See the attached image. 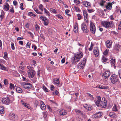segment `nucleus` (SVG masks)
Masks as SVG:
<instances>
[{"mask_svg":"<svg viewBox=\"0 0 121 121\" xmlns=\"http://www.w3.org/2000/svg\"><path fill=\"white\" fill-rule=\"evenodd\" d=\"M83 56L82 53L81 52H77L74 54V56L73 57L72 62L73 65H76L77 63L79 61Z\"/></svg>","mask_w":121,"mask_h":121,"instance_id":"nucleus-1","label":"nucleus"},{"mask_svg":"<svg viewBox=\"0 0 121 121\" xmlns=\"http://www.w3.org/2000/svg\"><path fill=\"white\" fill-rule=\"evenodd\" d=\"M101 24L103 26L107 28H112L114 25L113 21L109 22L107 21H103Z\"/></svg>","mask_w":121,"mask_h":121,"instance_id":"nucleus-2","label":"nucleus"},{"mask_svg":"<svg viewBox=\"0 0 121 121\" xmlns=\"http://www.w3.org/2000/svg\"><path fill=\"white\" fill-rule=\"evenodd\" d=\"M110 79L111 82L113 84H115L118 82V77L117 75L113 74L111 76Z\"/></svg>","mask_w":121,"mask_h":121,"instance_id":"nucleus-3","label":"nucleus"},{"mask_svg":"<svg viewBox=\"0 0 121 121\" xmlns=\"http://www.w3.org/2000/svg\"><path fill=\"white\" fill-rule=\"evenodd\" d=\"M21 85L24 88L27 89H30L32 87V85L29 83L22 82Z\"/></svg>","mask_w":121,"mask_h":121,"instance_id":"nucleus-4","label":"nucleus"},{"mask_svg":"<svg viewBox=\"0 0 121 121\" xmlns=\"http://www.w3.org/2000/svg\"><path fill=\"white\" fill-rule=\"evenodd\" d=\"M110 75V72L108 71H106L103 74L102 76L103 78L106 81Z\"/></svg>","mask_w":121,"mask_h":121,"instance_id":"nucleus-5","label":"nucleus"},{"mask_svg":"<svg viewBox=\"0 0 121 121\" xmlns=\"http://www.w3.org/2000/svg\"><path fill=\"white\" fill-rule=\"evenodd\" d=\"M1 101L2 103L6 105L9 104L10 102V99L8 97L6 98H3L2 99Z\"/></svg>","mask_w":121,"mask_h":121,"instance_id":"nucleus-6","label":"nucleus"},{"mask_svg":"<svg viewBox=\"0 0 121 121\" xmlns=\"http://www.w3.org/2000/svg\"><path fill=\"white\" fill-rule=\"evenodd\" d=\"M81 28L84 33H87L88 32L89 30L87 29V26L85 23L84 22L82 24Z\"/></svg>","mask_w":121,"mask_h":121,"instance_id":"nucleus-7","label":"nucleus"},{"mask_svg":"<svg viewBox=\"0 0 121 121\" xmlns=\"http://www.w3.org/2000/svg\"><path fill=\"white\" fill-rule=\"evenodd\" d=\"M90 30L91 32L93 34H94L95 32L96 29L95 26L92 22L90 23Z\"/></svg>","mask_w":121,"mask_h":121,"instance_id":"nucleus-8","label":"nucleus"},{"mask_svg":"<svg viewBox=\"0 0 121 121\" xmlns=\"http://www.w3.org/2000/svg\"><path fill=\"white\" fill-rule=\"evenodd\" d=\"M100 105L101 107L105 108L106 107L107 103L106 100L105 99V98H104V99L103 98H102Z\"/></svg>","mask_w":121,"mask_h":121,"instance_id":"nucleus-9","label":"nucleus"},{"mask_svg":"<svg viewBox=\"0 0 121 121\" xmlns=\"http://www.w3.org/2000/svg\"><path fill=\"white\" fill-rule=\"evenodd\" d=\"M40 18L42 19L44 22V25L45 26H47L49 23L47 18L43 16H41Z\"/></svg>","mask_w":121,"mask_h":121,"instance_id":"nucleus-10","label":"nucleus"},{"mask_svg":"<svg viewBox=\"0 0 121 121\" xmlns=\"http://www.w3.org/2000/svg\"><path fill=\"white\" fill-rule=\"evenodd\" d=\"M27 73L28 77L31 78L34 77L35 72L34 70H32L31 71H27Z\"/></svg>","mask_w":121,"mask_h":121,"instance_id":"nucleus-11","label":"nucleus"},{"mask_svg":"<svg viewBox=\"0 0 121 121\" xmlns=\"http://www.w3.org/2000/svg\"><path fill=\"white\" fill-rule=\"evenodd\" d=\"M101 97L99 96L97 97L96 99L95 103L98 107H99L101 101Z\"/></svg>","mask_w":121,"mask_h":121,"instance_id":"nucleus-12","label":"nucleus"},{"mask_svg":"<svg viewBox=\"0 0 121 121\" xmlns=\"http://www.w3.org/2000/svg\"><path fill=\"white\" fill-rule=\"evenodd\" d=\"M94 53L95 57H97L99 54V51L97 47L94 48L93 51Z\"/></svg>","mask_w":121,"mask_h":121,"instance_id":"nucleus-13","label":"nucleus"},{"mask_svg":"<svg viewBox=\"0 0 121 121\" xmlns=\"http://www.w3.org/2000/svg\"><path fill=\"white\" fill-rule=\"evenodd\" d=\"M16 116L14 113H10L9 116V117L10 120L13 121L16 120Z\"/></svg>","mask_w":121,"mask_h":121,"instance_id":"nucleus-14","label":"nucleus"},{"mask_svg":"<svg viewBox=\"0 0 121 121\" xmlns=\"http://www.w3.org/2000/svg\"><path fill=\"white\" fill-rule=\"evenodd\" d=\"M66 114V111L64 109L61 110L59 111V115L61 116H63Z\"/></svg>","mask_w":121,"mask_h":121,"instance_id":"nucleus-15","label":"nucleus"},{"mask_svg":"<svg viewBox=\"0 0 121 121\" xmlns=\"http://www.w3.org/2000/svg\"><path fill=\"white\" fill-rule=\"evenodd\" d=\"M85 65L84 63L83 62L81 61L78 64V66L79 69H82L84 68Z\"/></svg>","mask_w":121,"mask_h":121,"instance_id":"nucleus-16","label":"nucleus"},{"mask_svg":"<svg viewBox=\"0 0 121 121\" xmlns=\"http://www.w3.org/2000/svg\"><path fill=\"white\" fill-rule=\"evenodd\" d=\"M53 83L56 86L59 85V81L58 78H56L54 79L53 80Z\"/></svg>","mask_w":121,"mask_h":121,"instance_id":"nucleus-17","label":"nucleus"},{"mask_svg":"<svg viewBox=\"0 0 121 121\" xmlns=\"http://www.w3.org/2000/svg\"><path fill=\"white\" fill-rule=\"evenodd\" d=\"M41 108L42 110H44L46 108V106L44 104V102L42 101H41L40 102Z\"/></svg>","mask_w":121,"mask_h":121,"instance_id":"nucleus-18","label":"nucleus"},{"mask_svg":"<svg viewBox=\"0 0 121 121\" xmlns=\"http://www.w3.org/2000/svg\"><path fill=\"white\" fill-rule=\"evenodd\" d=\"M4 9L6 11L8 10L9 8V6L8 3H6L3 7Z\"/></svg>","mask_w":121,"mask_h":121,"instance_id":"nucleus-19","label":"nucleus"},{"mask_svg":"<svg viewBox=\"0 0 121 121\" xmlns=\"http://www.w3.org/2000/svg\"><path fill=\"white\" fill-rule=\"evenodd\" d=\"M105 7L107 9L109 10H111L112 8V5L108 3L107 4L105 5Z\"/></svg>","mask_w":121,"mask_h":121,"instance_id":"nucleus-20","label":"nucleus"},{"mask_svg":"<svg viewBox=\"0 0 121 121\" xmlns=\"http://www.w3.org/2000/svg\"><path fill=\"white\" fill-rule=\"evenodd\" d=\"M0 66L1 69L3 70L8 71V69L7 68L5 67L3 65L0 64Z\"/></svg>","mask_w":121,"mask_h":121,"instance_id":"nucleus-21","label":"nucleus"},{"mask_svg":"<svg viewBox=\"0 0 121 121\" xmlns=\"http://www.w3.org/2000/svg\"><path fill=\"white\" fill-rule=\"evenodd\" d=\"M83 13L84 19L86 18V19H87L88 18V15L87 13V12L85 10H83Z\"/></svg>","mask_w":121,"mask_h":121,"instance_id":"nucleus-22","label":"nucleus"},{"mask_svg":"<svg viewBox=\"0 0 121 121\" xmlns=\"http://www.w3.org/2000/svg\"><path fill=\"white\" fill-rule=\"evenodd\" d=\"M78 26L77 25H75L73 29V31L74 32L77 33L78 31Z\"/></svg>","mask_w":121,"mask_h":121,"instance_id":"nucleus-23","label":"nucleus"},{"mask_svg":"<svg viewBox=\"0 0 121 121\" xmlns=\"http://www.w3.org/2000/svg\"><path fill=\"white\" fill-rule=\"evenodd\" d=\"M0 113L2 114H3L4 113V107L3 106L0 107Z\"/></svg>","mask_w":121,"mask_h":121,"instance_id":"nucleus-24","label":"nucleus"},{"mask_svg":"<svg viewBox=\"0 0 121 121\" xmlns=\"http://www.w3.org/2000/svg\"><path fill=\"white\" fill-rule=\"evenodd\" d=\"M16 90L17 92L19 93H21L22 91V90L20 87H17L16 88Z\"/></svg>","mask_w":121,"mask_h":121,"instance_id":"nucleus-25","label":"nucleus"},{"mask_svg":"<svg viewBox=\"0 0 121 121\" xmlns=\"http://www.w3.org/2000/svg\"><path fill=\"white\" fill-rule=\"evenodd\" d=\"M75 112L77 114L79 115H82V112L80 110H75Z\"/></svg>","mask_w":121,"mask_h":121,"instance_id":"nucleus-26","label":"nucleus"},{"mask_svg":"<svg viewBox=\"0 0 121 121\" xmlns=\"http://www.w3.org/2000/svg\"><path fill=\"white\" fill-rule=\"evenodd\" d=\"M109 115L110 116L113 118L115 117V115L113 112H111L109 113Z\"/></svg>","mask_w":121,"mask_h":121,"instance_id":"nucleus-27","label":"nucleus"},{"mask_svg":"<svg viewBox=\"0 0 121 121\" xmlns=\"http://www.w3.org/2000/svg\"><path fill=\"white\" fill-rule=\"evenodd\" d=\"M44 14H45L47 15H48V16H49L50 15V13L47 11L45 8H44Z\"/></svg>","mask_w":121,"mask_h":121,"instance_id":"nucleus-28","label":"nucleus"},{"mask_svg":"<svg viewBox=\"0 0 121 121\" xmlns=\"http://www.w3.org/2000/svg\"><path fill=\"white\" fill-rule=\"evenodd\" d=\"M106 0H102L100 2V5L102 6H103L104 5V4L106 2ZM108 1L109 0H108Z\"/></svg>","mask_w":121,"mask_h":121,"instance_id":"nucleus-29","label":"nucleus"},{"mask_svg":"<svg viewBox=\"0 0 121 121\" xmlns=\"http://www.w3.org/2000/svg\"><path fill=\"white\" fill-rule=\"evenodd\" d=\"M120 47V46L119 44H117L114 47V49L116 50H118L119 49Z\"/></svg>","mask_w":121,"mask_h":121,"instance_id":"nucleus-30","label":"nucleus"},{"mask_svg":"<svg viewBox=\"0 0 121 121\" xmlns=\"http://www.w3.org/2000/svg\"><path fill=\"white\" fill-rule=\"evenodd\" d=\"M83 4L84 5V6L86 7H87L86 5L89 6L91 5L90 3L86 1L84 2Z\"/></svg>","mask_w":121,"mask_h":121,"instance_id":"nucleus-31","label":"nucleus"},{"mask_svg":"<svg viewBox=\"0 0 121 121\" xmlns=\"http://www.w3.org/2000/svg\"><path fill=\"white\" fill-rule=\"evenodd\" d=\"M111 43L110 42V41L108 42H107L106 43V46L107 48H110L111 47Z\"/></svg>","mask_w":121,"mask_h":121,"instance_id":"nucleus-32","label":"nucleus"},{"mask_svg":"<svg viewBox=\"0 0 121 121\" xmlns=\"http://www.w3.org/2000/svg\"><path fill=\"white\" fill-rule=\"evenodd\" d=\"M111 63L112 65L114 66L115 62V59H112L111 60Z\"/></svg>","mask_w":121,"mask_h":121,"instance_id":"nucleus-33","label":"nucleus"},{"mask_svg":"<svg viewBox=\"0 0 121 121\" xmlns=\"http://www.w3.org/2000/svg\"><path fill=\"white\" fill-rule=\"evenodd\" d=\"M7 52H4V56L3 57L5 60H7L8 59V58L7 56Z\"/></svg>","mask_w":121,"mask_h":121,"instance_id":"nucleus-34","label":"nucleus"},{"mask_svg":"<svg viewBox=\"0 0 121 121\" xmlns=\"http://www.w3.org/2000/svg\"><path fill=\"white\" fill-rule=\"evenodd\" d=\"M112 110L113 111H118V109L115 104H114V106L113 107Z\"/></svg>","mask_w":121,"mask_h":121,"instance_id":"nucleus-35","label":"nucleus"},{"mask_svg":"<svg viewBox=\"0 0 121 121\" xmlns=\"http://www.w3.org/2000/svg\"><path fill=\"white\" fill-rule=\"evenodd\" d=\"M28 15L30 16H32L35 17L36 16V15L33 13L32 12H30L28 13Z\"/></svg>","mask_w":121,"mask_h":121,"instance_id":"nucleus-36","label":"nucleus"},{"mask_svg":"<svg viewBox=\"0 0 121 121\" xmlns=\"http://www.w3.org/2000/svg\"><path fill=\"white\" fill-rule=\"evenodd\" d=\"M102 59V61L103 62H106L108 60V59L104 56L103 57Z\"/></svg>","mask_w":121,"mask_h":121,"instance_id":"nucleus-37","label":"nucleus"},{"mask_svg":"<svg viewBox=\"0 0 121 121\" xmlns=\"http://www.w3.org/2000/svg\"><path fill=\"white\" fill-rule=\"evenodd\" d=\"M27 68L29 69V70L28 71H31L32 70H34L33 69V67H32L28 66H27Z\"/></svg>","mask_w":121,"mask_h":121,"instance_id":"nucleus-38","label":"nucleus"},{"mask_svg":"<svg viewBox=\"0 0 121 121\" xmlns=\"http://www.w3.org/2000/svg\"><path fill=\"white\" fill-rule=\"evenodd\" d=\"M50 11L54 13H56V11L55 9L52 8H51L50 9Z\"/></svg>","mask_w":121,"mask_h":121,"instance_id":"nucleus-39","label":"nucleus"},{"mask_svg":"<svg viewBox=\"0 0 121 121\" xmlns=\"http://www.w3.org/2000/svg\"><path fill=\"white\" fill-rule=\"evenodd\" d=\"M10 88L11 89H14L15 87L14 85L11 83H10Z\"/></svg>","mask_w":121,"mask_h":121,"instance_id":"nucleus-40","label":"nucleus"},{"mask_svg":"<svg viewBox=\"0 0 121 121\" xmlns=\"http://www.w3.org/2000/svg\"><path fill=\"white\" fill-rule=\"evenodd\" d=\"M43 6L42 5V4H40L39 5V9L42 11V12H43Z\"/></svg>","mask_w":121,"mask_h":121,"instance_id":"nucleus-41","label":"nucleus"},{"mask_svg":"<svg viewBox=\"0 0 121 121\" xmlns=\"http://www.w3.org/2000/svg\"><path fill=\"white\" fill-rule=\"evenodd\" d=\"M86 109L87 110L89 111H90L92 109V108L91 106L89 105L88 106V107H87Z\"/></svg>","mask_w":121,"mask_h":121,"instance_id":"nucleus-42","label":"nucleus"},{"mask_svg":"<svg viewBox=\"0 0 121 121\" xmlns=\"http://www.w3.org/2000/svg\"><path fill=\"white\" fill-rule=\"evenodd\" d=\"M97 114L98 118L100 117L102 114V112H97Z\"/></svg>","mask_w":121,"mask_h":121,"instance_id":"nucleus-43","label":"nucleus"},{"mask_svg":"<svg viewBox=\"0 0 121 121\" xmlns=\"http://www.w3.org/2000/svg\"><path fill=\"white\" fill-rule=\"evenodd\" d=\"M34 10L38 14H42V13L41 12H40L36 8H35L34 9Z\"/></svg>","mask_w":121,"mask_h":121,"instance_id":"nucleus-44","label":"nucleus"},{"mask_svg":"<svg viewBox=\"0 0 121 121\" xmlns=\"http://www.w3.org/2000/svg\"><path fill=\"white\" fill-rule=\"evenodd\" d=\"M74 9L76 11H77L78 12H80V11L79 8L78 7H76L74 6Z\"/></svg>","mask_w":121,"mask_h":121,"instance_id":"nucleus-45","label":"nucleus"},{"mask_svg":"<svg viewBox=\"0 0 121 121\" xmlns=\"http://www.w3.org/2000/svg\"><path fill=\"white\" fill-rule=\"evenodd\" d=\"M108 86H103V85H102V87L101 88V89H108Z\"/></svg>","mask_w":121,"mask_h":121,"instance_id":"nucleus-46","label":"nucleus"},{"mask_svg":"<svg viewBox=\"0 0 121 121\" xmlns=\"http://www.w3.org/2000/svg\"><path fill=\"white\" fill-rule=\"evenodd\" d=\"M118 75L119 78L121 79V69H120L118 70Z\"/></svg>","mask_w":121,"mask_h":121,"instance_id":"nucleus-47","label":"nucleus"},{"mask_svg":"<svg viewBox=\"0 0 121 121\" xmlns=\"http://www.w3.org/2000/svg\"><path fill=\"white\" fill-rule=\"evenodd\" d=\"M4 84L5 85H7L8 83V81L7 79H5L4 81Z\"/></svg>","mask_w":121,"mask_h":121,"instance_id":"nucleus-48","label":"nucleus"},{"mask_svg":"<svg viewBox=\"0 0 121 121\" xmlns=\"http://www.w3.org/2000/svg\"><path fill=\"white\" fill-rule=\"evenodd\" d=\"M74 2L75 3H76L77 4H80V1L78 0H74Z\"/></svg>","mask_w":121,"mask_h":121,"instance_id":"nucleus-49","label":"nucleus"},{"mask_svg":"<svg viewBox=\"0 0 121 121\" xmlns=\"http://www.w3.org/2000/svg\"><path fill=\"white\" fill-rule=\"evenodd\" d=\"M93 47V44H91L90 47L89 48V50L90 51H91Z\"/></svg>","mask_w":121,"mask_h":121,"instance_id":"nucleus-50","label":"nucleus"},{"mask_svg":"<svg viewBox=\"0 0 121 121\" xmlns=\"http://www.w3.org/2000/svg\"><path fill=\"white\" fill-rule=\"evenodd\" d=\"M22 80L28 82V79H26L24 77H22Z\"/></svg>","mask_w":121,"mask_h":121,"instance_id":"nucleus-51","label":"nucleus"},{"mask_svg":"<svg viewBox=\"0 0 121 121\" xmlns=\"http://www.w3.org/2000/svg\"><path fill=\"white\" fill-rule=\"evenodd\" d=\"M58 94L59 92L57 90L53 92V94L55 95H58Z\"/></svg>","mask_w":121,"mask_h":121,"instance_id":"nucleus-52","label":"nucleus"},{"mask_svg":"<svg viewBox=\"0 0 121 121\" xmlns=\"http://www.w3.org/2000/svg\"><path fill=\"white\" fill-rule=\"evenodd\" d=\"M11 48L12 49L14 50L15 49V48L14 47V43H12L11 44Z\"/></svg>","mask_w":121,"mask_h":121,"instance_id":"nucleus-53","label":"nucleus"},{"mask_svg":"<svg viewBox=\"0 0 121 121\" xmlns=\"http://www.w3.org/2000/svg\"><path fill=\"white\" fill-rule=\"evenodd\" d=\"M55 87L53 85H52L50 86V90L51 91H53L54 90V89Z\"/></svg>","mask_w":121,"mask_h":121,"instance_id":"nucleus-54","label":"nucleus"},{"mask_svg":"<svg viewBox=\"0 0 121 121\" xmlns=\"http://www.w3.org/2000/svg\"><path fill=\"white\" fill-rule=\"evenodd\" d=\"M9 11L10 12L12 13H14V10L13 9V8L12 7V8L10 9Z\"/></svg>","mask_w":121,"mask_h":121,"instance_id":"nucleus-55","label":"nucleus"},{"mask_svg":"<svg viewBox=\"0 0 121 121\" xmlns=\"http://www.w3.org/2000/svg\"><path fill=\"white\" fill-rule=\"evenodd\" d=\"M43 88L44 91L46 92H48V89L46 88L45 86H43Z\"/></svg>","mask_w":121,"mask_h":121,"instance_id":"nucleus-56","label":"nucleus"},{"mask_svg":"<svg viewBox=\"0 0 121 121\" xmlns=\"http://www.w3.org/2000/svg\"><path fill=\"white\" fill-rule=\"evenodd\" d=\"M13 4L15 6H17V3L16 0H14L13 2Z\"/></svg>","mask_w":121,"mask_h":121,"instance_id":"nucleus-57","label":"nucleus"},{"mask_svg":"<svg viewBox=\"0 0 121 121\" xmlns=\"http://www.w3.org/2000/svg\"><path fill=\"white\" fill-rule=\"evenodd\" d=\"M108 52L107 50H106L104 52V54L105 55H107L108 53Z\"/></svg>","mask_w":121,"mask_h":121,"instance_id":"nucleus-58","label":"nucleus"},{"mask_svg":"<svg viewBox=\"0 0 121 121\" xmlns=\"http://www.w3.org/2000/svg\"><path fill=\"white\" fill-rule=\"evenodd\" d=\"M93 117L94 118H98V117H97V113L93 115Z\"/></svg>","mask_w":121,"mask_h":121,"instance_id":"nucleus-59","label":"nucleus"},{"mask_svg":"<svg viewBox=\"0 0 121 121\" xmlns=\"http://www.w3.org/2000/svg\"><path fill=\"white\" fill-rule=\"evenodd\" d=\"M30 43H28L26 44L27 46V47H26L27 48H30Z\"/></svg>","mask_w":121,"mask_h":121,"instance_id":"nucleus-60","label":"nucleus"},{"mask_svg":"<svg viewBox=\"0 0 121 121\" xmlns=\"http://www.w3.org/2000/svg\"><path fill=\"white\" fill-rule=\"evenodd\" d=\"M35 30L36 31L38 30L39 27V26L37 25H36L35 26Z\"/></svg>","mask_w":121,"mask_h":121,"instance_id":"nucleus-61","label":"nucleus"},{"mask_svg":"<svg viewBox=\"0 0 121 121\" xmlns=\"http://www.w3.org/2000/svg\"><path fill=\"white\" fill-rule=\"evenodd\" d=\"M22 104H23L24 106L28 108L29 106L28 105H26V103H24V102H22Z\"/></svg>","mask_w":121,"mask_h":121,"instance_id":"nucleus-62","label":"nucleus"},{"mask_svg":"<svg viewBox=\"0 0 121 121\" xmlns=\"http://www.w3.org/2000/svg\"><path fill=\"white\" fill-rule=\"evenodd\" d=\"M95 11L94 10L92 9H89L88 10V11L89 13H91L92 12H93Z\"/></svg>","mask_w":121,"mask_h":121,"instance_id":"nucleus-63","label":"nucleus"},{"mask_svg":"<svg viewBox=\"0 0 121 121\" xmlns=\"http://www.w3.org/2000/svg\"><path fill=\"white\" fill-rule=\"evenodd\" d=\"M77 16L78 17V20H80L81 18V15L79 14H78L77 15Z\"/></svg>","mask_w":121,"mask_h":121,"instance_id":"nucleus-64","label":"nucleus"}]
</instances>
